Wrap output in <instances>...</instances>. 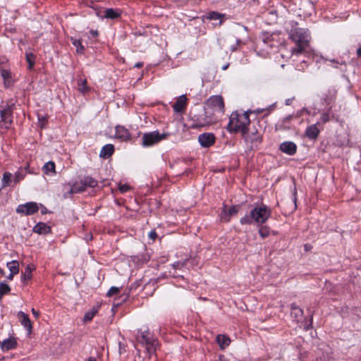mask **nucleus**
Here are the masks:
<instances>
[{"label": "nucleus", "instance_id": "6ab92c4d", "mask_svg": "<svg viewBox=\"0 0 361 361\" xmlns=\"http://www.w3.org/2000/svg\"><path fill=\"white\" fill-rule=\"evenodd\" d=\"M114 147L113 145H111V144L106 145L102 148V149L100 151L99 156L102 158L107 159L112 155V154L114 153Z\"/></svg>", "mask_w": 361, "mask_h": 361}, {"label": "nucleus", "instance_id": "a19ab883", "mask_svg": "<svg viewBox=\"0 0 361 361\" xmlns=\"http://www.w3.org/2000/svg\"><path fill=\"white\" fill-rule=\"evenodd\" d=\"M321 121L322 123H326L327 121H329V114L327 113H323L322 115H321Z\"/></svg>", "mask_w": 361, "mask_h": 361}, {"label": "nucleus", "instance_id": "6e6552de", "mask_svg": "<svg viewBox=\"0 0 361 361\" xmlns=\"http://www.w3.org/2000/svg\"><path fill=\"white\" fill-rule=\"evenodd\" d=\"M39 210V207L36 202H27L24 204H20L16 208V212L23 215H32Z\"/></svg>", "mask_w": 361, "mask_h": 361}, {"label": "nucleus", "instance_id": "680f3d73", "mask_svg": "<svg viewBox=\"0 0 361 361\" xmlns=\"http://www.w3.org/2000/svg\"><path fill=\"white\" fill-rule=\"evenodd\" d=\"M305 250H308L307 245H305Z\"/></svg>", "mask_w": 361, "mask_h": 361}, {"label": "nucleus", "instance_id": "72a5a7b5", "mask_svg": "<svg viewBox=\"0 0 361 361\" xmlns=\"http://www.w3.org/2000/svg\"><path fill=\"white\" fill-rule=\"evenodd\" d=\"M11 288L8 284H6L4 282L0 283V300L1 299L2 296L5 294H7L9 293Z\"/></svg>", "mask_w": 361, "mask_h": 361}, {"label": "nucleus", "instance_id": "13d9d810", "mask_svg": "<svg viewBox=\"0 0 361 361\" xmlns=\"http://www.w3.org/2000/svg\"><path fill=\"white\" fill-rule=\"evenodd\" d=\"M241 43V40L239 39H236V44L237 45H239Z\"/></svg>", "mask_w": 361, "mask_h": 361}, {"label": "nucleus", "instance_id": "a211bd4d", "mask_svg": "<svg viewBox=\"0 0 361 361\" xmlns=\"http://www.w3.org/2000/svg\"><path fill=\"white\" fill-rule=\"evenodd\" d=\"M16 339L13 337L5 339L1 343V347L4 351H8L13 349L16 348Z\"/></svg>", "mask_w": 361, "mask_h": 361}, {"label": "nucleus", "instance_id": "423d86ee", "mask_svg": "<svg viewBox=\"0 0 361 361\" xmlns=\"http://www.w3.org/2000/svg\"><path fill=\"white\" fill-rule=\"evenodd\" d=\"M289 38L295 43L309 44L310 37L307 30L302 28L293 29L289 35Z\"/></svg>", "mask_w": 361, "mask_h": 361}, {"label": "nucleus", "instance_id": "c9c22d12", "mask_svg": "<svg viewBox=\"0 0 361 361\" xmlns=\"http://www.w3.org/2000/svg\"><path fill=\"white\" fill-rule=\"evenodd\" d=\"M24 178H25V174H23V173L20 170H18V171H16L15 173L13 183L15 184H17L21 180L24 179Z\"/></svg>", "mask_w": 361, "mask_h": 361}, {"label": "nucleus", "instance_id": "9b49d317", "mask_svg": "<svg viewBox=\"0 0 361 361\" xmlns=\"http://www.w3.org/2000/svg\"><path fill=\"white\" fill-rule=\"evenodd\" d=\"M198 140L202 147H208L214 143L215 137L212 133H203L199 135Z\"/></svg>", "mask_w": 361, "mask_h": 361}, {"label": "nucleus", "instance_id": "5701e85b", "mask_svg": "<svg viewBox=\"0 0 361 361\" xmlns=\"http://www.w3.org/2000/svg\"><path fill=\"white\" fill-rule=\"evenodd\" d=\"M12 173L10 172H4L3 174V178L1 180L2 182V188L10 186L12 183Z\"/></svg>", "mask_w": 361, "mask_h": 361}, {"label": "nucleus", "instance_id": "4c0bfd02", "mask_svg": "<svg viewBox=\"0 0 361 361\" xmlns=\"http://www.w3.org/2000/svg\"><path fill=\"white\" fill-rule=\"evenodd\" d=\"M291 310L292 313L294 314L295 317L302 316V314H303V311L300 308L298 307L295 304H293L291 305Z\"/></svg>", "mask_w": 361, "mask_h": 361}, {"label": "nucleus", "instance_id": "0eeeda50", "mask_svg": "<svg viewBox=\"0 0 361 361\" xmlns=\"http://www.w3.org/2000/svg\"><path fill=\"white\" fill-rule=\"evenodd\" d=\"M242 135L246 142L251 144L252 147H257L262 141V135L256 129L252 130H248L247 129L246 133L245 134H242Z\"/></svg>", "mask_w": 361, "mask_h": 361}, {"label": "nucleus", "instance_id": "c85d7f7f", "mask_svg": "<svg viewBox=\"0 0 361 361\" xmlns=\"http://www.w3.org/2000/svg\"><path fill=\"white\" fill-rule=\"evenodd\" d=\"M78 90L82 94H85L89 92V87L87 85V80L86 79H80L78 82Z\"/></svg>", "mask_w": 361, "mask_h": 361}, {"label": "nucleus", "instance_id": "de8ad7c7", "mask_svg": "<svg viewBox=\"0 0 361 361\" xmlns=\"http://www.w3.org/2000/svg\"><path fill=\"white\" fill-rule=\"evenodd\" d=\"M32 314H34V316H35V318H37H37L39 317V312H37V311H36L34 308H32Z\"/></svg>", "mask_w": 361, "mask_h": 361}, {"label": "nucleus", "instance_id": "79ce46f5", "mask_svg": "<svg viewBox=\"0 0 361 361\" xmlns=\"http://www.w3.org/2000/svg\"><path fill=\"white\" fill-rule=\"evenodd\" d=\"M126 352L125 345L122 344L121 342L118 343V353L120 355L123 354Z\"/></svg>", "mask_w": 361, "mask_h": 361}, {"label": "nucleus", "instance_id": "dca6fc26", "mask_svg": "<svg viewBox=\"0 0 361 361\" xmlns=\"http://www.w3.org/2000/svg\"><path fill=\"white\" fill-rule=\"evenodd\" d=\"M187 98L185 95L180 96L175 104L173 105V108L175 112H182L186 105Z\"/></svg>", "mask_w": 361, "mask_h": 361}, {"label": "nucleus", "instance_id": "ea45409f", "mask_svg": "<svg viewBox=\"0 0 361 361\" xmlns=\"http://www.w3.org/2000/svg\"><path fill=\"white\" fill-rule=\"evenodd\" d=\"M118 189L121 193L126 192L130 190V186L127 184H119Z\"/></svg>", "mask_w": 361, "mask_h": 361}, {"label": "nucleus", "instance_id": "49530a36", "mask_svg": "<svg viewBox=\"0 0 361 361\" xmlns=\"http://www.w3.org/2000/svg\"><path fill=\"white\" fill-rule=\"evenodd\" d=\"M183 266V263L181 262H176L173 264V267L174 269H178Z\"/></svg>", "mask_w": 361, "mask_h": 361}, {"label": "nucleus", "instance_id": "c03bdc74", "mask_svg": "<svg viewBox=\"0 0 361 361\" xmlns=\"http://www.w3.org/2000/svg\"><path fill=\"white\" fill-rule=\"evenodd\" d=\"M47 120L44 117H42V118H39V123L41 128H43L45 125Z\"/></svg>", "mask_w": 361, "mask_h": 361}, {"label": "nucleus", "instance_id": "393cba45", "mask_svg": "<svg viewBox=\"0 0 361 361\" xmlns=\"http://www.w3.org/2000/svg\"><path fill=\"white\" fill-rule=\"evenodd\" d=\"M86 189V186L84 184H81V181L80 183L75 182L73 186L69 190L70 194L82 192L85 191Z\"/></svg>", "mask_w": 361, "mask_h": 361}, {"label": "nucleus", "instance_id": "3c124183", "mask_svg": "<svg viewBox=\"0 0 361 361\" xmlns=\"http://www.w3.org/2000/svg\"><path fill=\"white\" fill-rule=\"evenodd\" d=\"M302 111L308 112V111H307V110H306V109H302L301 111L298 112V113H297V114H296V116H295V117H296V118H298V117L300 116H301V114H302Z\"/></svg>", "mask_w": 361, "mask_h": 361}, {"label": "nucleus", "instance_id": "cd10ccee", "mask_svg": "<svg viewBox=\"0 0 361 361\" xmlns=\"http://www.w3.org/2000/svg\"><path fill=\"white\" fill-rule=\"evenodd\" d=\"M7 267L8 268L10 272L13 273V274H17L19 271V264L16 260H13L7 263Z\"/></svg>", "mask_w": 361, "mask_h": 361}, {"label": "nucleus", "instance_id": "b1692460", "mask_svg": "<svg viewBox=\"0 0 361 361\" xmlns=\"http://www.w3.org/2000/svg\"><path fill=\"white\" fill-rule=\"evenodd\" d=\"M309 44H303L302 43H295V47L291 49L293 55H299L302 54Z\"/></svg>", "mask_w": 361, "mask_h": 361}, {"label": "nucleus", "instance_id": "4d7b16f0", "mask_svg": "<svg viewBox=\"0 0 361 361\" xmlns=\"http://www.w3.org/2000/svg\"><path fill=\"white\" fill-rule=\"evenodd\" d=\"M290 102H291V99H288L286 101V105H289L290 104Z\"/></svg>", "mask_w": 361, "mask_h": 361}, {"label": "nucleus", "instance_id": "f704fd0d", "mask_svg": "<svg viewBox=\"0 0 361 361\" xmlns=\"http://www.w3.org/2000/svg\"><path fill=\"white\" fill-rule=\"evenodd\" d=\"M26 60L28 63V68L31 70L35 64V56L31 53L26 54Z\"/></svg>", "mask_w": 361, "mask_h": 361}, {"label": "nucleus", "instance_id": "39448f33", "mask_svg": "<svg viewBox=\"0 0 361 361\" xmlns=\"http://www.w3.org/2000/svg\"><path fill=\"white\" fill-rule=\"evenodd\" d=\"M13 104H6L1 107L0 115L1 121L0 122V129L7 130L12 123Z\"/></svg>", "mask_w": 361, "mask_h": 361}, {"label": "nucleus", "instance_id": "f3484780", "mask_svg": "<svg viewBox=\"0 0 361 361\" xmlns=\"http://www.w3.org/2000/svg\"><path fill=\"white\" fill-rule=\"evenodd\" d=\"M1 75L4 79V84L6 87H9L13 85V80L11 78V73L6 69H1Z\"/></svg>", "mask_w": 361, "mask_h": 361}, {"label": "nucleus", "instance_id": "5fc2aeb1", "mask_svg": "<svg viewBox=\"0 0 361 361\" xmlns=\"http://www.w3.org/2000/svg\"><path fill=\"white\" fill-rule=\"evenodd\" d=\"M87 361H97L96 358L94 357H90Z\"/></svg>", "mask_w": 361, "mask_h": 361}, {"label": "nucleus", "instance_id": "6e6d98bb", "mask_svg": "<svg viewBox=\"0 0 361 361\" xmlns=\"http://www.w3.org/2000/svg\"><path fill=\"white\" fill-rule=\"evenodd\" d=\"M229 66V63H227L226 65H224L223 67H222V69L224 71L226 70L228 68V67Z\"/></svg>", "mask_w": 361, "mask_h": 361}, {"label": "nucleus", "instance_id": "bf43d9fd", "mask_svg": "<svg viewBox=\"0 0 361 361\" xmlns=\"http://www.w3.org/2000/svg\"><path fill=\"white\" fill-rule=\"evenodd\" d=\"M231 50L232 51H235V50H236V47H231Z\"/></svg>", "mask_w": 361, "mask_h": 361}, {"label": "nucleus", "instance_id": "58836bf2", "mask_svg": "<svg viewBox=\"0 0 361 361\" xmlns=\"http://www.w3.org/2000/svg\"><path fill=\"white\" fill-rule=\"evenodd\" d=\"M119 293V288L113 286L107 292V296L111 297Z\"/></svg>", "mask_w": 361, "mask_h": 361}, {"label": "nucleus", "instance_id": "4468645a", "mask_svg": "<svg viewBox=\"0 0 361 361\" xmlns=\"http://www.w3.org/2000/svg\"><path fill=\"white\" fill-rule=\"evenodd\" d=\"M115 137L122 140H128L130 139V134L126 128L118 126L116 127Z\"/></svg>", "mask_w": 361, "mask_h": 361}, {"label": "nucleus", "instance_id": "9d476101", "mask_svg": "<svg viewBox=\"0 0 361 361\" xmlns=\"http://www.w3.org/2000/svg\"><path fill=\"white\" fill-rule=\"evenodd\" d=\"M239 208V206H233L227 211L226 209V206H224V209L221 214V220L224 222H228L231 219V217L238 213Z\"/></svg>", "mask_w": 361, "mask_h": 361}, {"label": "nucleus", "instance_id": "bb28decb", "mask_svg": "<svg viewBox=\"0 0 361 361\" xmlns=\"http://www.w3.org/2000/svg\"><path fill=\"white\" fill-rule=\"evenodd\" d=\"M35 268L31 265H27L25 269V271L22 274V281L25 282L27 280H30L32 278V273Z\"/></svg>", "mask_w": 361, "mask_h": 361}, {"label": "nucleus", "instance_id": "f257e3e1", "mask_svg": "<svg viewBox=\"0 0 361 361\" xmlns=\"http://www.w3.org/2000/svg\"><path fill=\"white\" fill-rule=\"evenodd\" d=\"M271 209L264 204H256L253 205L249 214H245L240 220L241 224H264L271 216Z\"/></svg>", "mask_w": 361, "mask_h": 361}, {"label": "nucleus", "instance_id": "8fccbe9b", "mask_svg": "<svg viewBox=\"0 0 361 361\" xmlns=\"http://www.w3.org/2000/svg\"><path fill=\"white\" fill-rule=\"evenodd\" d=\"M142 66H143V63L138 62L135 64L134 67L139 68H141Z\"/></svg>", "mask_w": 361, "mask_h": 361}, {"label": "nucleus", "instance_id": "864d4df0", "mask_svg": "<svg viewBox=\"0 0 361 361\" xmlns=\"http://www.w3.org/2000/svg\"><path fill=\"white\" fill-rule=\"evenodd\" d=\"M357 54L359 56H361V47L357 49Z\"/></svg>", "mask_w": 361, "mask_h": 361}, {"label": "nucleus", "instance_id": "1a4fd4ad", "mask_svg": "<svg viewBox=\"0 0 361 361\" xmlns=\"http://www.w3.org/2000/svg\"><path fill=\"white\" fill-rule=\"evenodd\" d=\"M141 343H145L146 350L149 354L154 353L157 350V341L149 337L148 332H143L141 335Z\"/></svg>", "mask_w": 361, "mask_h": 361}, {"label": "nucleus", "instance_id": "7c9ffc66", "mask_svg": "<svg viewBox=\"0 0 361 361\" xmlns=\"http://www.w3.org/2000/svg\"><path fill=\"white\" fill-rule=\"evenodd\" d=\"M119 16V13L113 8H108L104 11V17L106 18L114 19Z\"/></svg>", "mask_w": 361, "mask_h": 361}, {"label": "nucleus", "instance_id": "603ef678", "mask_svg": "<svg viewBox=\"0 0 361 361\" xmlns=\"http://www.w3.org/2000/svg\"><path fill=\"white\" fill-rule=\"evenodd\" d=\"M15 274H13V273L10 272V274L7 276V279L8 280H12L13 279Z\"/></svg>", "mask_w": 361, "mask_h": 361}, {"label": "nucleus", "instance_id": "2eb2a0df", "mask_svg": "<svg viewBox=\"0 0 361 361\" xmlns=\"http://www.w3.org/2000/svg\"><path fill=\"white\" fill-rule=\"evenodd\" d=\"M18 315L19 319H20L21 324L27 330L29 333H30L32 329V326L27 314H26L25 312L22 311H20L18 313Z\"/></svg>", "mask_w": 361, "mask_h": 361}, {"label": "nucleus", "instance_id": "c756f323", "mask_svg": "<svg viewBox=\"0 0 361 361\" xmlns=\"http://www.w3.org/2000/svg\"><path fill=\"white\" fill-rule=\"evenodd\" d=\"M71 41H72V43L73 44L75 47L76 48V51L77 53L78 54H82L84 50H85V47L82 44V42L80 39H75V38H71Z\"/></svg>", "mask_w": 361, "mask_h": 361}, {"label": "nucleus", "instance_id": "4be33fe9", "mask_svg": "<svg viewBox=\"0 0 361 361\" xmlns=\"http://www.w3.org/2000/svg\"><path fill=\"white\" fill-rule=\"evenodd\" d=\"M216 341L221 349L228 346L231 342L230 338L225 335L219 334L216 336Z\"/></svg>", "mask_w": 361, "mask_h": 361}, {"label": "nucleus", "instance_id": "09e8293b", "mask_svg": "<svg viewBox=\"0 0 361 361\" xmlns=\"http://www.w3.org/2000/svg\"><path fill=\"white\" fill-rule=\"evenodd\" d=\"M90 34L92 37H96L98 35V32L97 30H91Z\"/></svg>", "mask_w": 361, "mask_h": 361}, {"label": "nucleus", "instance_id": "f8f14e48", "mask_svg": "<svg viewBox=\"0 0 361 361\" xmlns=\"http://www.w3.org/2000/svg\"><path fill=\"white\" fill-rule=\"evenodd\" d=\"M280 149L288 155H293L296 152L297 146L293 142L287 141L280 145Z\"/></svg>", "mask_w": 361, "mask_h": 361}, {"label": "nucleus", "instance_id": "473e14b6", "mask_svg": "<svg viewBox=\"0 0 361 361\" xmlns=\"http://www.w3.org/2000/svg\"><path fill=\"white\" fill-rule=\"evenodd\" d=\"M224 16V14H221L218 12L213 11L209 13L207 18L214 20H220L219 25H221L223 22L221 18H223Z\"/></svg>", "mask_w": 361, "mask_h": 361}, {"label": "nucleus", "instance_id": "412c9836", "mask_svg": "<svg viewBox=\"0 0 361 361\" xmlns=\"http://www.w3.org/2000/svg\"><path fill=\"white\" fill-rule=\"evenodd\" d=\"M33 231L39 234H47L51 231V228L44 223H38L33 228Z\"/></svg>", "mask_w": 361, "mask_h": 361}, {"label": "nucleus", "instance_id": "f03ea898", "mask_svg": "<svg viewBox=\"0 0 361 361\" xmlns=\"http://www.w3.org/2000/svg\"><path fill=\"white\" fill-rule=\"evenodd\" d=\"M205 115L209 118L210 123L216 122V114L223 115L225 111L224 98L221 95L211 96L205 103Z\"/></svg>", "mask_w": 361, "mask_h": 361}, {"label": "nucleus", "instance_id": "aec40b11", "mask_svg": "<svg viewBox=\"0 0 361 361\" xmlns=\"http://www.w3.org/2000/svg\"><path fill=\"white\" fill-rule=\"evenodd\" d=\"M55 167L54 162L49 161L44 164L42 167V171L46 175L53 176L56 174Z\"/></svg>", "mask_w": 361, "mask_h": 361}, {"label": "nucleus", "instance_id": "7ed1b4c3", "mask_svg": "<svg viewBox=\"0 0 361 361\" xmlns=\"http://www.w3.org/2000/svg\"><path fill=\"white\" fill-rule=\"evenodd\" d=\"M250 123V120L248 111L240 113L236 111L231 114L227 129L231 133H240L241 134H245Z\"/></svg>", "mask_w": 361, "mask_h": 361}, {"label": "nucleus", "instance_id": "a878e982", "mask_svg": "<svg viewBox=\"0 0 361 361\" xmlns=\"http://www.w3.org/2000/svg\"><path fill=\"white\" fill-rule=\"evenodd\" d=\"M81 184L90 188H94L97 185V181L90 176H86L81 180Z\"/></svg>", "mask_w": 361, "mask_h": 361}, {"label": "nucleus", "instance_id": "2f4dec72", "mask_svg": "<svg viewBox=\"0 0 361 361\" xmlns=\"http://www.w3.org/2000/svg\"><path fill=\"white\" fill-rule=\"evenodd\" d=\"M97 313V308L93 307L90 311L85 313L84 318H83L84 321L86 322H90Z\"/></svg>", "mask_w": 361, "mask_h": 361}, {"label": "nucleus", "instance_id": "37998d69", "mask_svg": "<svg viewBox=\"0 0 361 361\" xmlns=\"http://www.w3.org/2000/svg\"><path fill=\"white\" fill-rule=\"evenodd\" d=\"M148 236L150 239H152V240H154L157 237V233L155 232V231H151L149 234H148Z\"/></svg>", "mask_w": 361, "mask_h": 361}, {"label": "nucleus", "instance_id": "a18cd8bd", "mask_svg": "<svg viewBox=\"0 0 361 361\" xmlns=\"http://www.w3.org/2000/svg\"><path fill=\"white\" fill-rule=\"evenodd\" d=\"M292 118H293V116L292 115H289V116L283 118V120H282V122L283 123H286L287 122H289Z\"/></svg>", "mask_w": 361, "mask_h": 361}, {"label": "nucleus", "instance_id": "052dcab7", "mask_svg": "<svg viewBox=\"0 0 361 361\" xmlns=\"http://www.w3.org/2000/svg\"><path fill=\"white\" fill-rule=\"evenodd\" d=\"M257 113H261V112H262V110L257 109Z\"/></svg>", "mask_w": 361, "mask_h": 361}, {"label": "nucleus", "instance_id": "20e7f679", "mask_svg": "<svg viewBox=\"0 0 361 361\" xmlns=\"http://www.w3.org/2000/svg\"><path fill=\"white\" fill-rule=\"evenodd\" d=\"M168 135L167 133H159L157 130L145 133L142 138V145L145 147H151L166 139Z\"/></svg>", "mask_w": 361, "mask_h": 361}, {"label": "nucleus", "instance_id": "ddd939ff", "mask_svg": "<svg viewBox=\"0 0 361 361\" xmlns=\"http://www.w3.org/2000/svg\"><path fill=\"white\" fill-rule=\"evenodd\" d=\"M318 125H319V122H317V123L311 125L307 128L305 130V135L308 138L311 140H315L318 137L320 132L317 127Z\"/></svg>", "mask_w": 361, "mask_h": 361}, {"label": "nucleus", "instance_id": "e433bc0d", "mask_svg": "<svg viewBox=\"0 0 361 361\" xmlns=\"http://www.w3.org/2000/svg\"><path fill=\"white\" fill-rule=\"evenodd\" d=\"M259 233L262 238H267L269 235V228L267 226H262L259 229Z\"/></svg>", "mask_w": 361, "mask_h": 361}]
</instances>
